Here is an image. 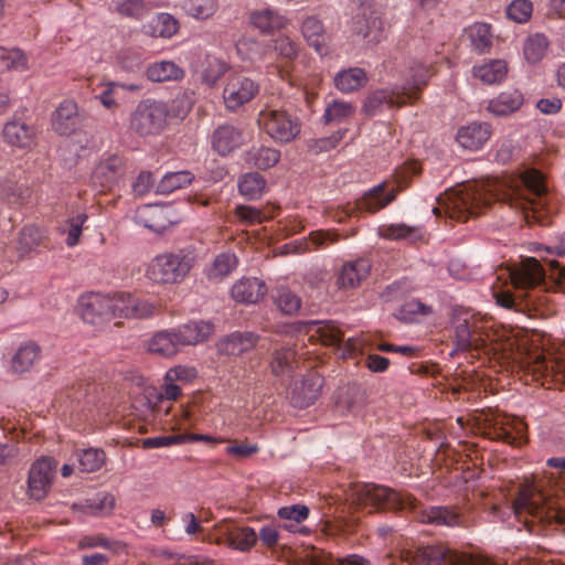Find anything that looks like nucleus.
I'll list each match as a JSON object with an SVG mask.
<instances>
[{
  "label": "nucleus",
  "mask_w": 565,
  "mask_h": 565,
  "mask_svg": "<svg viewBox=\"0 0 565 565\" xmlns=\"http://www.w3.org/2000/svg\"><path fill=\"white\" fill-rule=\"evenodd\" d=\"M169 108L151 98L138 103L130 117V128L140 137L158 136L167 126Z\"/></svg>",
  "instance_id": "obj_12"
},
{
  "label": "nucleus",
  "mask_w": 565,
  "mask_h": 565,
  "mask_svg": "<svg viewBox=\"0 0 565 565\" xmlns=\"http://www.w3.org/2000/svg\"><path fill=\"white\" fill-rule=\"evenodd\" d=\"M533 372L542 377H552L565 384V361H548L540 356L533 367Z\"/></svg>",
  "instance_id": "obj_56"
},
{
  "label": "nucleus",
  "mask_w": 565,
  "mask_h": 565,
  "mask_svg": "<svg viewBox=\"0 0 565 565\" xmlns=\"http://www.w3.org/2000/svg\"><path fill=\"white\" fill-rule=\"evenodd\" d=\"M193 180L194 174L188 170L167 172L159 181L157 192L160 194H170L175 190L191 184Z\"/></svg>",
  "instance_id": "obj_47"
},
{
  "label": "nucleus",
  "mask_w": 565,
  "mask_h": 565,
  "mask_svg": "<svg viewBox=\"0 0 565 565\" xmlns=\"http://www.w3.org/2000/svg\"><path fill=\"white\" fill-rule=\"evenodd\" d=\"M2 136L9 146L29 150L36 145L38 129L24 120L12 119L4 124Z\"/></svg>",
  "instance_id": "obj_19"
},
{
  "label": "nucleus",
  "mask_w": 565,
  "mask_h": 565,
  "mask_svg": "<svg viewBox=\"0 0 565 565\" xmlns=\"http://www.w3.org/2000/svg\"><path fill=\"white\" fill-rule=\"evenodd\" d=\"M524 97L519 89H508L489 100L487 110L497 117L509 116L523 105Z\"/></svg>",
  "instance_id": "obj_32"
},
{
  "label": "nucleus",
  "mask_w": 565,
  "mask_h": 565,
  "mask_svg": "<svg viewBox=\"0 0 565 565\" xmlns=\"http://www.w3.org/2000/svg\"><path fill=\"white\" fill-rule=\"evenodd\" d=\"M41 246L46 247L45 232L35 225L24 226L20 232L15 245L19 256L24 257Z\"/></svg>",
  "instance_id": "obj_37"
},
{
  "label": "nucleus",
  "mask_w": 565,
  "mask_h": 565,
  "mask_svg": "<svg viewBox=\"0 0 565 565\" xmlns=\"http://www.w3.org/2000/svg\"><path fill=\"white\" fill-rule=\"evenodd\" d=\"M422 168L418 161H407L395 170L394 179L396 193L408 186L413 177L419 174Z\"/></svg>",
  "instance_id": "obj_62"
},
{
  "label": "nucleus",
  "mask_w": 565,
  "mask_h": 565,
  "mask_svg": "<svg viewBox=\"0 0 565 565\" xmlns=\"http://www.w3.org/2000/svg\"><path fill=\"white\" fill-rule=\"evenodd\" d=\"M479 431L482 436L505 443L511 446H519L525 440V423L515 417L498 411L482 413L478 417Z\"/></svg>",
  "instance_id": "obj_10"
},
{
  "label": "nucleus",
  "mask_w": 565,
  "mask_h": 565,
  "mask_svg": "<svg viewBox=\"0 0 565 565\" xmlns=\"http://www.w3.org/2000/svg\"><path fill=\"white\" fill-rule=\"evenodd\" d=\"M430 68L431 64L428 62L414 61L408 67V77L403 85H396L392 89H376L365 98V114L375 116L384 108L402 107L416 100L433 75Z\"/></svg>",
  "instance_id": "obj_7"
},
{
  "label": "nucleus",
  "mask_w": 565,
  "mask_h": 565,
  "mask_svg": "<svg viewBox=\"0 0 565 565\" xmlns=\"http://www.w3.org/2000/svg\"><path fill=\"white\" fill-rule=\"evenodd\" d=\"M238 190L246 200H257L266 192V180L257 172L245 173L239 179Z\"/></svg>",
  "instance_id": "obj_45"
},
{
  "label": "nucleus",
  "mask_w": 565,
  "mask_h": 565,
  "mask_svg": "<svg viewBox=\"0 0 565 565\" xmlns=\"http://www.w3.org/2000/svg\"><path fill=\"white\" fill-rule=\"evenodd\" d=\"M548 193L543 174L533 168L524 169L510 185V205L520 209L527 223H547L551 213Z\"/></svg>",
  "instance_id": "obj_4"
},
{
  "label": "nucleus",
  "mask_w": 565,
  "mask_h": 565,
  "mask_svg": "<svg viewBox=\"0 0 565 565\" xmlns=\"http://www.w3.org/2000/svg\"><path fill=\"white\" fill-rule=\"evenodd\" d=\"M257 124L275 142L288 143L295 140L301 129L299 119L284 109L266 106L257 117Z\"/></svg>",
  "instance_id": "obj_13"
},
{
  "label": "nucleus",
  "mask_w": 565,
  "mask_h": 565,
  "mask_svg": "<svg viewBox=\"0 0 565 565\" xmlns=\"http://www.w3.org/2000/svg\"><path fill=\"white\" fill-rule=\"evenodd\" d=\"M87 220L88 215L85 212H78L71 215L61 226L62 233L67 235L65 243L68 247H74L78 244L83 226Z\"/></svg>",
  "instance_id": "obj_54"
},
{
  "label": "nucleus",
  "mask_w": 565,
  "mask_h": 565,
  "mask_svg": "<svg viewBox=\"0 0 565 565\" xmlns=\"http://www.w3.org/2000/svg\"><path fill=\"white\" fill-rule=\"evenodd\" d=\"M347 131L348 129H339L328 137L312 139L308 142V147L316 154L330 151L338 147Z\"/></svg>",
  "instance_id": "obj_60"
},
{
  "label": "nucleus",
  "mask_w": 565,
  "mask_h": 565,
  "mask_svg": "<svg viewBox=\"0 0 565 565\" xmlns=\"http://www.w3.org/2000/svg\"><path fill=\"white\" fill-rule=\"evenodd\" d=\"M369 82L367 73L361 67L341 70L333 77L334 87L343 93L351 94L363 88Z\"/></svg>",
  "instance_id": "obj_34"
},
{
  "label": "nucleus",
  "mask_w": 565,
  "mask_h": 565,
  "mask_svg": "<svg viewBox=\"0 0 565 565\" xmlns=\"http://www.w3.org/2000/svg\"><path fill=\"white\" fill-rule=\"evenodd\" d=\"M126 174V164L122 157L111 154L102 159L92 173V182L102 189L110 190L116 186Z\"/></svg>",
  "instance_id": "obj_18"
},
{
  "label": "nucleus",
  "mask_w": 565,
  "mask_h": 565,
  "mask_svg": "<svg viewBox=\"0 0 565 565\" xmlns=\"http://www.w3.org/2000/svg\"><path fill=\"white\" fill-rule=\"evenodd\" d=\"M355 113V107L352 103L342 99H333L326 105L322 115V121L326 125L340 124L351 118Z\"/></svg>",
  "instance_id": "obj_44"
},
{
  "label": "nucleus",
  "mask_w": 565,
  "mask_h": 565,
  "mask_svg": "<svg viewBox=\"0 0 565 565\" xmlns=\"http://www.w3.org/2000/svg\"><path fill=\"white\" fill-rule=\"evenodd\" d=\"M309 332H312L311 337L317 335L322 344L337 347V351L343 359L354 358L362 351V341L353 338L343 341V332L333 322L310 321Z\"/></svg>",
  "instance_id": "obj_15"
},
{
  "label": "nucleus",
  "mask_w": 565,
  "mask_h": 565,
  "mask_svg": "<svg viewBox=\"0 0 565 565\" xmlns=\"http://www.w3.org/2000/svg\"><path fill=\"white\" fill-rule=\"evenodd\" d=\"M351 504L367 514L379 511H411L419 522L437 526H459L463 521L461 513L454 507H430L417 511V500L413 495L374 483L355 486Z\"/></svg>",
  "instance_id": "obj_1"
},
{
  "label": "nucleus",
  "mask_w": 565,
  "mask_h": 565,
  "mask_svg": "<svg viewBox=\"0 0 565 565\" xmlns=\"http://www.w3.org/2000/svg\"><path fill=\"white\" fill-rule=\"evenodd\" d=\"M547 268H543L535 258H526L521 265L510 270V279L515 295L510 291L497 294V302L512 308L515 299H524L532 305H541L539 292L554 288L565 292V266L556 259L544 257Z\"/></svg>",
  "instance_id": "obj_2"
},
{
  "label": "nucleus",
  "mask_w": 565,
  "mask_h": 565,
  "mask_svg": "<svg viewBox=\"0 0 565 565\" xmlns=\"http://www.w3.org/2000/svg\"><path fill=\"white\" fill-rule=\"evenodd\" d=\"M174 329L182 348L203 343L214 333L215 326L210 320H192Z\"/></svg>",
  "instance_id": "obj_24"
},
{
  "label": "nucleus",
  "mask_w": 565,
  "mask_h": 565,
  "mask_svg": "<svg viewBox=\"0 0 565 565\" xmlns=\"http://www.w3.org/2000/svg\"><path fill=\"white\" fill-rule=\"evenodd\" d=\"M309 515V509L306 505L295 504L290 507H282L278 510V516L282 520L291 522L290 524H284V529L301 533L305 532V527L298 529V525L305 521Z\"/></svg>",
  "instance_id": "obj_53"
},
{
  "label": "nucleus",
  "mask_w": 565,
  "mask_h": 565,
  "mask_svg": "<svg viewBox=\"0 0 565 565\" xmlns=\"http://www.w3.org/2000/svg\"><path fill=\"white\" fill-rule=\"evenodd\" d=\"M249 20L255 28L264 33L281 30L288 24V19L285 15L269 8L253 11Z\"/></svg>",
  "instance_id": "obj_36"
},
{
  "label": "nucleus",
  "mask_w": 565,
  "mask_h": 565,
  "mask_svg": "<svg viewBox=\"0 0 565 565\" xmlns=\"http://www.w3.org/2000/svg\"><path fill=\"white\" fill-rule=\"evenodd\" d=\"M311 565H370V561L356 554L337 559L321 555L315 556Z\"/></svg>",
  "instance_id": "obj_64"
},
{
  "label": "nucleus",
  "mask_w": 565,
  "mask_h": 565,
  "mask_svg": "<svg viewBox=\"0 0 565 565\" xmlns=\"http://www.w3.org/2000/svg\"><path fill=\"white\" fill-rule=\"evenodd\" d=\"M548 44L547 38L542 33L530 35L523 46L526 61L532 64L540 62L545 56Z\"/></svg>",
  "instance_id": "obj_51"
},
{
  "label": "nucleus",
  "mask_w": 565,
  "mask_h": 565,
  "mask_svg": "<svg viewBox=\"0 0 565 565\" xmlns=\"http://www.w3.org/2000/svg\"><path fill=\"white\" fill-rule=\"evenodd\" d=\"M56 466L57 463L52 457H42L31 466L28 486L32 499L41 500L46 497L55 476Z\"/></svg>",
  "instance_id": "obj_16"
},
{
  "label": "nucleus",
  "mask_w": 565,
  "mask_h": 565,
  "mask_svg": "<svg viewBox=\"0 0 565 565\" xmlns=\"http://www.w3.org/2000/svg\"><path fill=\"white\" fill-rule=\"evenodd\" d=\"M467 32L476 52L483 54L490 51L493 39L490 24L477 22L469 26Z\"/></svg>",
  "instance_id": "obj_46"
},
{
  "label": "nucleus",
  "mask_w": 565,
  "mask_h": 565,
  "mask_svg": "<svg viewBox=\"0 0 565 565\" xmlns=\"http://www.w3.org/2000/svg\"><path fill=\"white\" fill-rule=\"evenodd\" d=\"M362 7L361 12L353 18V31L361 35L369 44H376L383 38V22L374 12L367 15L365 7L367 0H358Z\"/></svg>",
  "instance_id": "obj_20"
},
{
  "label": "nucleus",
  "mask_w": 565,
  "mask_h": 565,
  "mask_svg": "<svg viewBox=\"0 0 565 565\" xmlns=\"http://www.w3.org/2000/svg\"><path fill=\"white\" fill-rule=\"evenodd\" d=\"M452 340L458 351L470 352L472 356H498L503 350L491 338L483 320L471 309L457 307L451 317Z\"/></svg>",
  "instance_id": "obj_5"
},
{
  "label": "nucleus",
  "mask_w": 565,
  "mask_h": 565,
  "mask_svg": "<svg viewBox=\"0 0 565 565\" xmlns=\"http://www.w3.org/2000/svg\"><path fill=\"white\" fill-rule=\"evenodd\" d=\"M41 348L32 341L20 345L12 358L11 367L15 373H24L40 360Z\"/></svg>",
  "instance_id": "obj_40"
},
{
  "label": "nucleus",
  "mask_w": 565,
  "mask_h": 565,
  "mask_svg": "<svg viewBox=\"0 0 565 565\" xmlns=\"http://www.w3.org/2000/svg\"><path fill=\"white\" fill-rule=\"evenodd\" d=\"M508 71V63L501 58L486 60L472 67L473 76L487 85L502 83L507 78Z\"/></svg>",
  "instance_id": "obj_31"
},
{
  "label": "nucleus",
  "mask_w": 565,
  "mask_h": 565,
  "mask_svg": "<svg viewBox=\"0 0 565 565\" xmlns=\"http://www.w3.org/2000/svg\"><path fill=\"white\" fill-rule=\"evenodd\" d=\"M146 76L154 83L180 81L184 77V71L172 61H160L147 67Z\"/></svg>",
  "instance_id": "obj_39"
},
{
  "label": "nucleus",
  "mask_w": 565,
  "mask_h": 565,
  "mask_svg": "<svg viewBox=\"0 0 565 565\" xmlns=\"http://www.w3.org/2000/svg\"><path fill=\"white\" fill-rule=\"evenodd\" d=\"M516 515H530L545 524H565V502L558 494L521 492L513 502Z\"/></svg>",
  "instance_id": "obj_9"
},
{
  "label": "nucleus",
  "mask_w": 565,
  "mask_h": 565,
  "mask_svg": "<svg viewBox=\"0 0 565 565\" xmlns=\"http://www.w3.org/2000/svg\"><path fill=\"white\" fill-rule=\"evenodd\" d=\"M340 239V235L335 231H312L308 238L298 239L290 244H286L287 253L302 254L311 249L323 248L329 244H334Z\"/></svg>",
  "instance_id": "obj_27"
},
{
  "label": "nucleus",
  "mask_w": 565,
  "mask_h": 565,
  "mask_svg": "<svg viewBox=\"0 0 565 565\" xmlns=\"http://www.w3.org/2000/svg\"><path fill=\"white\" fill-rule=\"evenodd\" d=\"M220 539L231 548L248 552L257 542V533L249 526H237L233 523L220 525Z\"/></svg>",
  "instance_id": "obj_21"
},
{
  "label": "nucleus",
  "mask_w": 565,
  "mask_h": 565,
  "mask_svg": "<svg viewBox=\"0 0 565 565\" xmlns=\"http://www.w3.org/2000/svg\"><path fill=\"white\" fill-rule=\"evenodd\" d=\"M257 335L254 332L235 331L217 343V350L222 354L226 355H239L256 345Z\"/></svg>",
  "instance_id": "obj_33"
},
{
  "label": "nucleus",
  "mask_w": 565,
  "mask_h": 565,
  "mask_svg": "<svg viewBox=\"0 0 565 565\" xmlns=\"http://www.w3.org/2000/svg\"><path fill=\"white\" fill-rule=\"evenodd\" d=\"M145 29H147V32L152 36L169 39L177 33L179 22L171 14L162 12L156 14L151 21L145 25Z\"/></svg>",
  "instance_id": "obj_43"
},
{
  "label": "nucleus",
  "mask_w": 565,
  "mask_h": 565,
  "mask_svg": "<svg viewBox=\"0 0 565 565\" xmlns=\"http://www.w3.org/2000/svg\"><path fill=\"white\" fill-rule=\"evenodd\" d=\"M323 380L318 374H309L296 385L291 393V401L296 407L305 408L313 404L320 394Z\"/></svg>",
  "instance_id": "obj_29"
},
{
  "label": "nucleus",
  "mask_w": 565,
  "mask_h": 565,
  "mask_svg": "<svg viewBox=\"0 0 565 565\" xmlns=\"http://www.w3.org/2000/svg\"><path fill=\"white\" fill-rule=\"evenodd\" d=\"M490 136L491 130L488 124L471 122L458 130L456 140L465 149L478 150L484 146Z\"/></svg>",
  "instance_id": "obj_28"
},
{
  "label": "nucleus",
  "mask_w": 565,
  "mask_h": 565,
  "mask_svg": "<svg viewBox=\"0 0 565 565\" xmlns=\"http://www.w3.org/2000/svg\"><path fill=\"white\" fill-rule=\"evenodd\" d=\"M299 366L296 351L290 347L275 349L270 360V371L273 375L282 382L292 379Z\"/></svg>",
  "instance_id": "obj_26"
},
{
  "label": "nucleus",
  "mask_w": 565,
  "mask_h": 565,
  "mask_svg": "<svg viewBox=\"0 0 565 565\" xmlns=\"http://www.w3.org/2000/svg\"><path fill=\"white\" fill-rule=\"evenodd\" d=\"M182 9L184 12L196 20H206L212 18L218 10L217 0H184Z\"/></svg>",
  "instance_id": "obj_50"
},
{
  "label": "nucleus",
  "mask_w": 565,
  "mask_h": 565,
  "mask_svg": "<svg viewBox=\"0 0 565 565\" xmlns=\"http://www.w3.org/2000/svg\"><path fill=\"white\" fill-rule=\"evenodd\" d=\"M238 265V258L233 252H223L218 254L212 265L209 267L206 275L212 281H221L228 276Z\"/></svg>",
  "instance_id": "obj_42"
},
{
  "label": "nucleus",
  "mask_w": 565,
  "mask_h": 565,
  "mask_svg": "<svg viewBox=\"0 0 565 565\" xmlns=\"http://www.w3.org/2000/svg\"><path fill=\"white\" fill-rule=\"evenodd\" d=\"M301 34L307 44L320 56L329 54L330 36L318 17L309 15L302 21Z\"/></svg>",
  "instance_id": "obj_23"
},
{
  "label": "nucleus",
  "mask_w": 565,
  "mask_h": 565,
  "mask_svg": "<svg viewBox=\"0 0 565 565\" xmlns=\"http://www.w3.org/2000/svg\"><path fill=\"white\" fill-rule=\"evenodd\" d=\"M498 195L481 182H469L451 189L438 198V205L433 209L436 216H447L466 222L488 207Z\"/></svg>",
  "instance_id": "obj_6"
},
{
  "label": "nucleus",
  "mask_w": 565,
  "mask_h": 565,
  "mask_svg": "<svg viewBox=\"0 0 565 565\" xmlns=\"http://www.w3.org/2000/svg\"><path fill=\"white\" fill-rule=\"evenodd\" d=\"M244 141L243 132L233 125H222L212 135V147L221 156H226Z\"/></svg>",
  "instance_id": "obj_30"
},
{
  "label": "nucleus",
  "mask_w": 565,
  "mask_h": 565,
  "mask_svg": "<svg viewBox=\"0 0 565 565\" xmlns=\"http://www.w3.org/2000/svg\"><path fill=\"white\" fill-rule=\"evenodd\" d=\"M280 159V152L274 148L252 147L244 153V161L257 169L266 170L274 167Z\"/></svg>",
  "instance_id": "obj_41"
},
{
  "label": "nucleus",
  "mask_w": 565,
  "mask_h": 565,
  "mask_svg": "<svg viewBox=\"0 0 565 565\" xmlns=\"http://www.w3.org/2000/svg\"><path fill=\"white\" fill-rule=\"evenodd\" d=\"M258 93V85L243 75H231L223 89V99L230 110L249 103Z\"/></svg>",
  "instance_id": "obj_17"
},
{
  "label": "nucleus",
  "mask_w": 565,
  "mask_h": 565,
  "mask_svg": "<svg viewBox=\"0 0 565 565\" xmlns=\"http://www.w3.org/2000/svg\"><path fill=\"white\" fill-rule=\"evenodd\" d=\"M79 469L83 472H95L99 470L106 460V454L99 448L79 449L75 452Z\"/></svg>",
  "instance_id": "obj_48"
},
{
  "label": "nucleus",
  "mask_w": 565,
  "mask_h": 565,
  "mask_svg": "<svg viewBox=\"0 0 565 565\" xmlns=\"http://www.w3.org/2000/svg\"><path fill=\"white\" fill-rule=\"evenodd\" d=\"M78 309L85 322L102 326L116 318H148L154 312L156 306L129 292H92L81 297Z\"/></svg>",
  "instance_id": "obj_3"
},
{
  "label": "nucleus",
  "mask_w": 565,
  "mask_h": 565,
  "mask_svg": "<svg viewBox=\"0 0 565 565\" xmlns=\"http://www.w3.org/2000/svg\"><path fill=\"white\" fill-rule=\"evenodd\" d=\"M266 294V284L255 277H243L231 289L232 298L242 303H257Z\"/></svg>",
  "instance_id": "obj_25"
},
{
  "label": "nucleus",
  "mask_w": 565,
  "mask_h": 565,
  "mask_svg": "<svg viewBox=\"0 0 565 565\" xmlns=\"http://www.w3.org/2000/svg\"><path fill=\"white\" fill-rule=\"evenodd\" d=\"M273 43L278 57L286 62H292L299 54V44L286 34L278 35Z\"/></svg>",
  "instance_id": "obj_58"
},
{
  "label": "nucleus",
  "mask_w": 565,
  "mask_h": 565,
  "mask_svg": "<svg viewBox=\"0 0 565 565\" xmlns=\"http://www.w3.org/2000/svg\"><path fill=\"white\" fill-rule=\"evenodd\" d=\"M120 86L117 82H102L99 84V92L95 98L109 110H116L119 107L118 100L120 99Z\"/></svg>",
  "instance_id": "obj_57"
},
{
  "label": "nucleus",
  "mask_w": 565,
  "mask_h": 565,
  "mask_svg": "<svg viewBox=\"0 0 565 565\" xmlns=\"http://www.w3.org/2000/svg\"><path fill=\"white\" fill-rule=\"evenodd\" d=\"M228 70L227 63L223 60L206 55L202 62L201 79L209 86H213Z\"/></svg>",
  "instance_id": "obj_49"
},
{
  "label": "nucleus",
  "mask_w": 565,
  "mask_h": 565,
  "mask_svg": "<svg viewBox=\"0 0 565 565\" xmlns=\"http://www.w3.org/2000/svg\"><path fill=\"white\" fill-rule=\"evenodd\" d=\"M0 68L23 72L29 68V58L20 49L0 47Z\"/></svg>",
  "instance_id": "obj_55"
},
{
  "label": "nucleus",
  "mask_w": 565,
  "mask_h": 565,
  "mask_svg": "<svg viewBox=\"0 0 565 565\" xmlns=\"http://www.w3.org/2000/svg\"><path fill=\"white\" fill-rule=\"evenodd\" d=\"M140 222L154 232H161L166 228V211L154 205H145L138 211Z\"/></svg>",
  "instance_id": "obj_52"
},
{
  "label": "nucleus",
  "mask_w": 565,
  "mask_h": 565,
  "mask_svg": "<svg viewBox=\"0 0 565 565\" xmlns=\"http://www.w3.org/2000/svg\"><path fill=\"white\" fill-rule=\"evenodd\" d=\"M181 344L175 329L160 331L156 333L149 341L148 349L151 353L162 356H172L179 352Z\"/></svg>",
  "instance_id": "obj_38"
},
{
  "label": "nucleus",
  "mask_w": 565,
  "mask_h": 565,
  "mask_svg": "<svg viewBox=\"0 0 565 565\" xmlns=\"http://www.w3.org/2000/svg\"><path fill=\"white\" fill-rule=\"evenodd\" d=\"M396 198V190H387L386 183H381L370 191L354 203H347L344 206L339 207L331 217L342 223L347 218L358 216L362 212L375 213L385 206H387Z\"/></svg>",
  "instance_id": "obj_14"
},
{
  "label": "nucleus",
  "mask_w": 565,
  "mask_h": 565,
  "mask_svg": "<svg viewBox=\"0 0 565 565\" xmlns=\"http://www.w3.org/2000/svg\"><path fill=\"white\" fill-rule=\"evenodd\" d=\"M236 51L243 60L258 61L264 57L263 44L254 38H242L236 43Z\"/></svg>",
  "instance_id": "obj_59"
},
{
  "label": "nucleus",
  "mask_w": 565,
  "mask_h": 565,
  "mask_svg": "<svg viewBox=\"0 0 565 565\" xmlns=\"http://www.w3.org/2000/svg\"><path fill=\"white\" fill-rule=\"evenodd\" d=\"M371 268L372 264L367 258H358L344 263L337 277L339 288H358L369 277Z\"/></svg>",
  "instance_id": "obj_22"
},
{
  "label": "nucleus",
  "mask_w": 565,
  "mask_h": 565,
  "mask_svg": "<svg viewBox=\"0 0 565 565\" xmlns=\"http://www.w3.org/2000/svg\"><path fill=\"white\" fill-rule=\"evenodd\" d=\"M113 7L120 15L141 19L147 11L143 0H113Z\"/></svg>",
  "instance_id": "obj_61"
},
{
  "label": "nucleus",
  "mask_w": 565,
  "mask_h": 565,
  "mask_svg": "<svg viewBox=\"0 0 565 565\" xmlns=\"http://www.w3.org/2000/svg\"><path fill=\"white\" fill-rule=\"evenodd\" d=\"M196 258L192 247L159 254L147 265L146 277L156 285L181 284L191 273Z\"/></svg>",
  "instance_id": "obj_8"
},
{
  "label": "nucleus",
  "mask_w": 565,
  "mask_h": 565,
  "mask_svg": "<svg viewBox=\"0 0 565 565\" xmlns=\"http://www.w3.org/2000/svg\"><path fill=\"white\" fill-rule=\"evenodd\" d=\"M276 303L284 313L294 315L300 309L301 300L295 292L288 289H279Z\"/></svg>",
  "instance_id": "obj_63"
},
{
  "label": "nucleus",
  "mask_w": 565,
  "mask_h": 565,
  "mask_svg": "<svg viewBox=\"0 0 565 565\" xmlns=\"http://www.w3.org/2000/svg\"><path fill=\"white\" fill-rule=\"evenodd\" d=\"M401 559L406 565H494L446 545H428L416 551H403Z\"/></svg>",
  "instance_id": "obj_11"
},
{
  "label": "nucleus",
  "mask_w": 565,
  "mask_h": 565,
  "mask_svg": "<svg viewBox=\"0 0 565 565\" xmlns=\"http://www.w3.org/2000/svg\"><path fill=\"white\" fill-rule=\"evenodd\" d=\"M77 105L73 100H64L55 110L52 119L53 129L60 135H70L77 126Z\"/></svg>",
  "instance_id": "obj_35"
}]
</instances>
